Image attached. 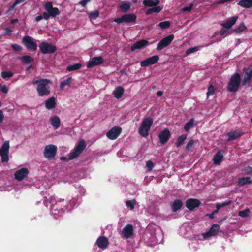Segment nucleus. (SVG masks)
Segmentation results:
<instances>
[{
	"label": "nucleus",
	"mask_w": 252,
	"mask_h": 252,
	"mask_svg": "<svg viewBox=\"0 0 252 252\" xmlns=\"http://www.w3.org/2000/svg\"><path fill=\"white\" fill-rule=\"evenodd\" d=\"M32 83L33 85H36V91L39 96H48L50 94L51 86L52 85L51 80L40 78L38 80H33Z\"/></svg>",
	"instance_id": "obj_1"
},
{
	"label": "nucleus",
	"mask_w": 252,
	"mask_h": 252,
	"mask_svg": "<svg viewBox=\"0 0 252 252\" xmlns=\"http://www.w3.org/2000/svg\"><path fill=\"white\" fill-rule=\"evenodd\" d=\"M241 83V76L238 73L232 75L227 85V90L230 92H236L238 91Z\"/></svg>",
	"instance_id": "obj_2"
},
{
	"label": "nucleus",
	"mask_w": 252,
	"mask_h": 252,
	"mask_svg": "<svg viewBox=\"0 0 252 252\" xmlns=\"http://www.w3.org/2000/svg\"><path fill=\"white\" fill-rule=\"evenodd\" d=\"M153 120L151 117H148L144 119L139 128V134L144 137H146L148 135V132L150 129L151 126L153 125Z\"/></svg>",
	"instance_id": "obj_3"
},
{
	"label": "nucleus",
	"mask_w": 252,
	"mask_h": 252,
	"mask_svg": "<svg viewBox=\"0 0 252 252\" xmlns=\"http://www.w3.org/2000/svg\"><path fill=\"white\" fill-rule=\"evenodd\" d=\"M86 143L84 139L80 140L77 146L68 155V159L72 160L77 158L86 147Z\"/></svg>",
	"instance_id": "obj_4"
},
{
	"label": "nucleus",
	"mask_w": 252,
	"mask_h": 252,
	"mask_svg": "<svg viewBox=\"0 0 252 252\" xmlns=\"http://www.w3.org/2000/svg\"><path fill=\"white\" fill-rule=\"evenodd\" d=\"M57 147L53 144L46 145L44 149L43 155L48 160H51L54 159L57 154Z\"/></svg>",
	"instance_id": "obj_5"
},
{
	"label": "nucleus",
	"mask_w": 252,
	"mask_h": 252,
	"mask_svg": "<svg viewBox=\"0 0 252 252\" xmlns=\"http://www.w3.org/2000/svg\"><path fill=\"white\" fill-rule=\"evenodd\" d=\"M39 50L44 54H50L57 51L56 46L46 42H42L39 45Z\"/></svg>",
	"instance_id": "obj_6"
},
{
	"label": "nucleus",
	"mask_w": 252,
	"mask_h": 252,
	"mask_svg": "<svg viewBox=\"0 0 252 252\" xmlns=\"http://www.w3.org/2000/svg\"><path fill=\"white\" fill-rule=\"evenodd\" d=\"M137 16L135 14L128 13L125 14L120 17L115 18L114 21L117 24H121L123 23H131L135 22L136 20Z\"/></svg>",
	"instance_id": "obj_7"
},
{
	"label": "nucleus",
	"mask_w": 252,
	"mask_h": 252,
	"mask_svg": "<svg viewBox=\"0 0 252 252\" xmlns=\"http://www.w3.org/2000/svg\"><path fill=\"white\" fill-rule=\"evenodd\" d=\"M9 149V142L8 141H5L3 143L0 149V155L1 157V161L6 162L9 160L8 153Z\"/></svg>",
	"instance_id": "obj_8"
},
{
	"label": "nucleus",
	"mask_w": 252,
	"mask_h": 252,
	"mask_svg": "<svg viewBox=\"0 0 252 252\" xmlns=\"http://www.w3.org/2000/svg\"><path fill=\"white\" fill-rule=\"evenodd\" d=\"M22 40L28 50L35 51L37 50V45L33 41V38L32 37L28 35L25 36Z\"/></svg>",
	"instance_id": "obj_9"
},
{
	"label": "nucleus",
	"mask_w": 252,
	"mask_h": 252,
	"mask_svg": "<svg viewBox=\"0 0 252 252\" xmlns=\"http://www.w3.org/2000/svg\"><path fill=\"white\" fill-rule=\"evenodd\" d=\"M174 38L173 34H170L160 40L157 45V50L160 51L169 46Z\"/></svg>",
	"instance_id": "obj_10"
},
{
	"label": "nucleus",
	"mask_w": 252,
	"mask_h": 252,
	"mask_svg": "<svg viewBox=\"0 0 252 252\" xmlns=\"http://www.w3.org/2000/svg\"><path fill=\"white\" fill-rule=\"evenodd\" d=\"M45 9L49 13L51 17H55L60 13L59 10L57 7H53V3L51 2H47L44 5Z\"/></svg>",
	"instance_id": "obj_11"
},
{
	"label": "nucleus",
	"mask_w": 252,
	"mask_h": 252,
	"mask_svg": "<svg viewBox=\"0 0 252 252\" xmlns=\"http://www.w3.org/2000/svg\"><path fill=\"white\" fill-rule=\"evenodd\" d=\"M121 132L122 128L121 127L115 126L107 132L106 136L110 140H115L117 138Z\"/></svg>",
	"instance_id": "obj_12"
},
{
	"label": "nucleus",
	"mask_w": 252,
	"mask_h": 252,
	"mask_svg": "<svg viewBox=\"0 0 252 252\" xmlns=\"http://www.w3.org/2000/svg\"><path fill=\"white\" fill-rule=\"evenodd\" d=\"M201 203L198 199L189 198L186 200V206L189 210L193 211L196 208L199 207Z\"/></svg>",
	"instance_id": "obj_13"
},
{
	"label": "nucleus",
	"mask_w": 252,
	"mask_h": 252,
	"mask_svg": "<svg viewBox=\"0 0 252 252\" xmlns=\"http://www.w3.org/2000/svg\"><path fill=\"white\" fill-rule=\"evenodd\" d=\"M171 132L168 128H165L161 131L158 135L159 141L161 144H165L170 139Z\"/></svg>",
	"instance_id": "obj_14"
},
{
	"label": "nucleus",
	"mask_w": 252,
	"mask_h": 252,
	"mask_svg": "<svg viewBox=\"0 0 252 252\" xmlns=\"http://www.w3.org/2000/svg\"><path fill=\"white\" fill-rule=\"evenodd\" d=\"M159 57L158 55H155L148 58L140 62L142 67H146L150 65H153L158 62Z\"/></svg>",
	"instance_id": "obj_15"
},
{
	"label": "nucleus",
	"mask_w": 252,
	"mask_h": 252,
	"mask_svg": "<svg viewBox=\"0 0 252 252\" xmlns=\"http://www.w3.org/2000/svg\"><path fill=\"white\" fill-rule=\"evenodd\" d=\"M220 229L219 225L214 224L212 225L209 230L203 234L204 238H207L211 236H214L218 234Z\"/></svg>",
	"instance_id": "obj_16"
},
{
	"label": "nucleus",
	"mask_w": 252,
	"mask_h": 252,
	"mask_svg": "<svg viewBox=\"0 0 252 252\" xmlns=\"http://www.w3.org/2000/svg\"><path fill=\"white\" fill-rule=\"evenodd\" d=\"M29 171L26 168H22L16 171L14 174V178L18 181H21L24 178L27 176Z\"/></svg>",
	"instance_id": "obj_17"
},
{
	"label": "nucleus",
	"mask_w": 252,
	"mask_h": 252,
	"mask_svg": "<svg viewBox=\"0 0 252 252\" xmlns=\"http://www.w3.org/2000/svg\"><path fill=\"white\" fill-rule=\"evenodd\" d=\"M133 227L132 224H128L123 229L122 234L124 238L126 239L131 237L133 234Z\"/></svg>",
	"instance_id": "obj_18"
},
{
	"label": "nucleus",
	"mask_w": 252,
	"mask_h": 252,
	"mask_svg": "<svg viewBox=\"0 0 252 252\" xmlns=\"http://www.w3.org/2000/svg\"><path fill=\"white\" fill-rule=\"evenodd\" d=\"M103 61V59L101 56L94 57L88 62L87 64V67L88 68H92L102 64Z\"/></svg>",
	"instance_id": "obj_19"
},
{
	"label": "nucleus",
	"mask_w": 252,
	"mask_h": 252,
	"mask_svg": "<svg viewBox=\"0 0 252 252\" xmlns=\"http://www.w3.org/2000/svg\"><path fill=\"white\" fill-rule=\"evenodd\" d=\"M149 44V41L147 40L142 39L134 43L131 46L130 49L131 51H134L136 49L143 48Z\"/></svg>",
	"instance_id": "obj_20"
},
{
	"label": "nucleus",
	"mask_w": 252,
	"mask_h": 252,
	"mask_svg": "<svg viewBox=\"0 0 252 252\" xmlns=\"http://www.w3.org/2000/svg\"><path fill=\"white\" fill-rule=\"evenodd\" d=\"M96 243L99 248L105 249L107 248L109 242L107 237L105 236H100L97 238Z\"/></svg>",
	"instance_id": "obj_21"
},
{
	"label": "nucleus",
	"mask_w": 252,
	"mask_h": 252,
	"mask_svg": "<svg viewBox=\"0 0 252 252\" xmlns=\"http://www.w3.org/2000/svg\"><path fill=\"white\" fill-rule=\"evenodd\" d=\"M244 77L242 81V85L243 86L249 84L252 77V67H248L244 71Z\"/></svg>",
	"instance_id": "obj_22"
},
{
	"label": "nucleus",
	"mask_w": 252,
	"mask_h": 252,
	"mask_svg": "<svg viewBox=\"0 0 252 252\" xmlns=\"http://www.w3.org/2000/svg\"><path fill=\"white\" fill-rule=\"evenodd\" d=\"M238 18L237 16L231 17L227 19L225 22L221 23V26L227 29H229L236 23Z\"/></svg>",
	"instance_id": "obj_23"
},
{
	"label": "nucleus",
	"mask_w": 252,
	"mask_h": 252,
	"mask_svg": "<svg viewBox=\"0 0 252 252\" xmlns=\"http://www.w3.org/2000/svg\"><path fill=\"white\" fill-rule=\"evenodd\" d=\"M243 134L241 130H235L227 133L228 141L234 140L241 137Z\"/></svg>",
	"instance_id": "obj_24"
},
{
	"label": "nucleus",
	"mask_w": 252,
	"mask_h": 252,
	"mask_svg": "<svg viewBox=\"0 0 252 252\" xmlns=\"http://www.w3.org/2000/svg\"><path fill=\"white\" fill-rule=\"evenodd\" d=\"M223 158V152L219 151L215 155L213 158L214 164L215 165H220Z\"/></svg>",
	"instance_id": "obj_25"
},
{
	"label": "nucleus",
	"mask_w": 252,
	"mask_h": 252,
	"mask_svg": "<svg viewBox=\"0 0 252 252\" xmlns=\"http://www.w3.org/2000/svg\"><path fill=\"white\" fill-rule=\"evenodd\" d=\"M46 108L48 110H51L54 108L56 106V99L54 97H51L48 98L45 102Z\"/></svg>",
	"instance_id": "obj_26"
},
{
	"label": "nucleus",
	"mask_w": 252,
	"mask_h": 252,
	"mask_svg": "<svg viewBox=\"0 0 252 252\" xmlns=\"http://www.w3.org/2000/svg\"><path fill=\"white\" fill-rule=\"evenodd\" d=\"M50 121L51 124L54 129L56 130L59 128L61 124V121L58 116H54L53 117H51L50 118Z\"/></svg>",
	"instance_id": "obj_27"
},
{
	"label": "nucleus",
	"mask_w": 252,
	"mask_h": 252,
	"mask_svg": "<svg viewBox=\"0 0 252 252\" xmlns=\"http://www.w3.org/2000/svg\"><path fill=\"white\" fill-rule=\"evenodd\" d=\"M124 89L122 86H118L113 92V94H114L115 98L117 99H120L121 98L124 93Z\"/></svg>",
	"instance_id": "obj_28"
},
{
	"label": "nucleus",
	"mask_w": 252,
	"mask_h": 252,
	"mask_svg": "<svg viewBox=\"0 0 252 252\" xmlns=\"http://www.w3.org/2000/svg\"><path fill=\"white\" fill-rule=\"evenodd\" d=\"M183 206V202L180 199H176L171 205L173 212H175L180 210Z\"/></svg>",
	"instance_id": "obj_29"
},
{
	"label": "nucleus",
	"mask_w": 252,
	"mask_h": 252,
	"mask_svg": "<svg viewBox=\"0 0 252 252\" xmlns=\"http://www.w3.org/2000/svg\"><path fill=\"white\" fill-rule=\"evenodd\" d=\"M252 182V180L251 177H242L239 179L238 181V185L239 186H243L246 184H250Z\"/></svg>",
	"instance_id": "obj_30"
},
{
	"label": "nucleus",
	"mask_w": 252,
	"mask_h": 252,
	"mask_svg": "<svg viewBox=\"0 0 252 252\" xmlns=\"http://www.w3.org/2000/svg\"><path fill=\"white\" fill-rule=\"evenodd\" d=\"M238 5L245 8H251L252 7V0H241L239 1Z\"/></svg>",
	"instance_id": "obj_31"
},
{
	"label": "nucleus",
	"mask_w": 252,
	"mask_h": 252,
	"mask_svg": "<svg viewBox=\"0 0 252 252\" xmlns=\"http://www.w3.org/2000/svg\"><path fill=\"white\" fill-rule=\"evenodd\" d=\"M159 0H145L143 2V4L148 7H152L157 6L159 3Z\"/></svg>",
	"instance_id": "obj_32"
},
{
	"label": "nucleus",
	"mask_w": 252,
	"mask_h": 252,
	"mask_svg": "<svg viewBox=\"0 0 252 252\" xmlns=\"http://www.w3.org/2000/svg\"><path fill=\"white\" fill-rule=\"evenodd\" d=\"M82 66L80 63H75L73 64L69 65L67 67L66 70L68 71H72L79 69Z\"/></svg>",
	"instance_id": "obj_33"
},
{
	"label": "nucleus",
	"mask_w": 252,
	"mask_h": 252,
	"mask_svg": "<svg viewBox=\"0 0 252 252\" xmlns=\"http://www.w3.org/2000/svg\"><path fill=\"white\" fill-rule=\"evenodd\" d=\"M72 80V78L71 77H68L66 79L64 80L62 82H61L60 85V88L61 89H63L64 87L65 86L70 85L71 81Z\"/></svg>",
	"instance_id": "obj_34"
},
{
	"label": "nucleus",
	"mask_w": 252,
	"mask_h": 252,
	"mask_svg": "<svg viewBox=\"0 0 252 252\" xmlns=\"http://www.w3.org/2000/svg\"><path fill=\"white\" fill-rule=\"evenodd\" d=\"M21 60L22 62H23L24 63L26 64H29L33 62L34 59L32 57L28 56V55H25L23 56L21 58Z\"/></svg>",
	"instance_id": "obj_35"
},
{
	"label": "nucleus",
	"mask_w": 252,
	"mask_h": 252,
	"mask_svg": "<svg viewBox=\"0 0 252 252\" xmlns=\"http://www.w3.org/2000/svg\"><path fill=\"white\" fill-rule=\"evenodd\" d=\"M187 136L186 134H182V135L178 137L177 142L176 143L177 147H180L184 144V141L187 139Z\"/></svg>",
	"instance_id": "obj_36"
},
{
	"label": "nucleus",
	"mask_w": 252,
	"mask_h": 252,
	"mask_svg": "<svg viewBox=\"0 0 252 252\" xmlns=\"http://www.w3.org/2000/svg\"><path fill=\"white\" fill-rule=\"evenodd\" d=\"M121 9L123 12H126L130 8V4L129 2H123L120 6Z\"/></svg>",
	"instance_id": "obj_37"
},
{
	"label": "nucleus",
	"mask_w": 252,
	"mask_h": 252,
	"mask_svg": "<svg viewBox=\"0 0 252 252\" xmlns=\"http://www.w3.org/2000/svg\"><path fill=\"white\" fill-rule=\"evenodd\" d=\"M246 29V27L245 26L244 23L242 22L240 24V25L234 29V32L236 33H239L242 32L244 31Z\"/></svg>",
	"instance_id": "obj_38"
},
{
	"label": "nucleus",
	"mask_w": 252,
	"mask_h": 252,
	"mask_svg": "<svg viewBox=\"0 0 252 252\" xmlns=\"http://www.w3.org/2000/svg\"><path fill=\"white\" fill-rule=\"evenodd\" d=\"M170 26V22L169 21H165L161 22L159 23L158 26L161 29L165 30L169 28Z\"/></svg>",
	"instance_id": "obj_39"
},
{
	"label": "nucleus",
	"mask_w": 252,
	"mask_h": 252,
	"mask_svg": "<svg viewBox=\"0 0 252 252\" xmlns=\"http://www.w3.org/2000/svg\"><path fill=\"white\" fill-rule=\"evenodd\" d=\"M13 73L11 71H4L1 72V76L3 79L9 78L13 76Z\"/></svg>",
	"instance_id": "obj_40"
},
{
	"label": "nucleus",
	"mask_w": 252,
	"mask_h": 252,
	"mask_svg": "<svg viewBox=\"0 0 252 252\" xmlns=\"http://www.w3.org/2000/svg\"><path fill=\"white\" fill-rule=\"evenodd\" d=\"M232 203V201H225L222 203H218L216 204V208L220 209L221 208L228 206Z\"/></svg>",
	"instance_id": "obj_41"
},
{
	"label": "nucleus",
	"mask_w": 252,
	"mask_h": 252,
	"mask_svg": "<svg viewBox=\"0 0 252 252\" xmlns=\"http://www.w3.org/2000/svg\"><path fill=\"white\" fill-rule=\"evenodd\" d=\"M99 15V12L98 10H95L94 11L91 12L89 14V17L91 19L95 20L97 17H98Z\"/></svg>",
	"instance_id": "obj_42"
},
{
	"label": "nucleus",
	"mask_w": 252,
	"mask_h": 252,
	"mask_svg": "<svg viewBox=\"0 0 252 252\" xmlns=\"http://www.w3.org/2000/svg\"><path fill=\"white\" fill-rule=\"evenodd\" d=\"M194 123V119L191 118L189 122L187 123L184 126V129L188 131L193 126Z\"/></svg>",
	"instance_id": "obj_43"
},
{
	"label": "nucleus",
	"mask_w": 252,
	"mask_h": 252,
	"mask_svg": "<svg viewBox=\"0 0 252 252\" xmlns=\"http://www.w3.org/2000/svg\"><path fill=\"white\" fill-rule=\"evenodd\" d=\"M215 90L216 89L214 86L212 84L210 85L208 88L207 92V98H208L209 96L212 95L214 94Z\"/></svg>",
	"instance_id": "obj_44"
},
{
	"label": "nucleus",
	"mask_w": 252,
	"mask_h": 252,
	"mask_svg": "<svg viewBox=\"0 0 252 252\" xmlns=\"http://www.w3.org/2000/svg\"><path fill=\"white\" fill-rule=\"evenodd\" d=\"M135 203V200H127L126 202V205L127 207L129 208L131 210H133L134 208V205Z\"/></svg>",
	"instance_id": "obj_45"
},
{
	"label": "nucleus",
	"mask_w": 252,
	"mask_h": 252,
	"mask_svg": "<svg viewBox=\"0 0 252 252\" xmlns=\"http://www.w3.org/2000/svg\"><path fill=\"white\" fill-rule=\"evenodd\" d=\"M11 47L14 51L17 52L21 51L22 50V46L17 44H11Z\"/></svg>",
	"instance_id": "obj_46"
},
{
	"label": "nucleus",
	"mask_w": 252,
	"mask_h": 252,
	"mask_svg": "<svg viewBox=\"0 0 252 252\" xmlns=\"http://www.w3.org/2000/svg\"><path fill=\"white\" fill-rule=\"evenodd\" d=\"M249 212V209H246L243 211H240L239 212V215L241 217H246L248 216V213Z\"/></svg>",
	"instance_id": "obj_47"
},
{
	"label": "nucleus",
	"mask_w": 252,
	"mask_h": 252,
	"mask_svg": "<svg viewBox=\"0 0 252 252\" xmlns=\"http://www.w3.org/2000/svg\"><path fill=\"white\" fill-rule=\"evenodd\" d=\"M194 141L193 139L190 140L188 143H187V145L186 147V149L187 151H189L190 149V148L192 147L193 145L194 144Z\"/></svg>",
	"instance_id": "obj_48"
},
{
	"label": "nucleus",
	"mask_w": 252,
	"mask_h": 252,
	"mask_svg": "<svg viewBox=\"0 0 252 252\" xmlns=\"http://www.w3.org/2000/svg\"><path fill=\"white\" fill-rule=\"evenodd\" d=\"M198 50V47H192V48H190L189 49H188L186 52V54L187 55H189L192 53H193L195 51H196Z\"/></svg>",
	"instance_id": "obj_49"
},
{
	"label": "nucleus",
	"mask_w": 252,
	"mask_h": 252,
	"mask_svg": "<svg viewBox=\"0 0 252 252\" xmlns=\"http://www.w3.org/2000/svg\"><path fill=\"white\" fill-rule=\"evenodd\" d=\"M193 4L191 3L189 6H186L182 8L181 10L183 12H189L191 10Z\"/></svg>",
	"instance_id": "obj_50"
},
{
	"label": "nucleus",
	"mask_w": 252,
	"mask_h": 252,
	"mask_svg": "<svg viewBox=\"0 0 252 252\" xmlns=\"http://www.w3.org/2000/svg\"><path fill=\"white\" fill-rule=\"evenodd\" d=\"M146 166L148 170L151 171L154 167V163L151 160H148L146 162Z\"/></svg>",
	"instance_id": "obj_51"
},
{
	"label": "nucleus",
	"mask_w": 252,
	"mask_h": 252,
	"mask_svg": "<svg viewBox=\"0 0 252 252\" xmlns=\"http://www.w3.org/2000/svg\"><path fill=\"white\" fill-rule=\"evenodd\" d=\"M247 175L252 176V167L248 166L243 170Z\"/></svg>",
	"instance_id": "obj_52"
},
{
	"label": "nucleus",
	"mask_w": 252,
	"mask_h": 252,
	"mask_svg": "<svg viewBox=\"0 0 252 252\" xmlns=\"http://www.w3.org/2000/svg\"><path fill=\"white\" fill-rule=\"evenodd\" d=\"M153 12L159 13L162 10V8L159 6H154L152 7Z\"/></svg>",
	"instance_id": "obj_53"
},
{
	"label": "nucleus",
	"mask_w": 252,
	"mask_h": 252,
	"mask_svg": "<svg viewBox=\"0 0 252 252\" xmlns=\"http://www.w3.org/2000/svg\"><path fill=\"white\" fill-rule=\"evenodd\" d=\"M12 32V30L8 28H5V32H4V35H11V32Z\"/></svg>",
	"instance_id": "obj_54"
},
{
	"label": "nucleus",
	"mask_w": 252,
	"mask_h": 252,
	"mask_svg": "<svg viewBox=\"0 0 252 252\" xmlns=\"http://www.w3.org/2000/svg\"><path fill=\"white\" fill-rule=\"evenodd\" d=\"M91 0H82L79 2V4H80L82 7H85L88 2H90Z\"/></svg>",
	"instance_id": "obj_55"
},
{
	"label": "nucleus",
	"mask_w": 252,
	"mask_h": 252,
	"mask_svg": "<svg viewBox=\"0 0 252 252\" xmlns=\"http://www.w3.org/2000/svg\"><path fill=\"white\" fill-rule=\"evenodd\" d=\"M43 18H44V19L47 20L49 19L50 17L51 16L49 14V13L48 12H44L43 13Z\"/></svg>",
	"instance_id": "obj_56"
},
{
	"label": "nucleus",
	"mask_w": 252,
	"mask_h": 252,
	"mask_svg": "<svg viewBox=\"0 0 252 252\" xmlns=\"http://www.w3.org/2000/svg\"><path fill=\"white\" fill-rule=\"evenodd\" d=\"M1 91L3 93H7L8 92V89L6 85L3 86L1 88Z\"/></svg>",
	"instance_id": "obj_57"
},
{
	"label": "nucleus",
	"mask_w": 252,
	"mask_h": 252,
	"mask_svg": "<svg viewBox=\"0 0 252 252\" xmlns=\"http://www.w3.org/2000/svg\"><path fill=\"white\" fill-rule=\"evenodd\" d=\"M233 0H220L217 2V4H223L225 2L232 1Z\"/></svg>",
	"instance_id": "obj_58"
},
{
	"label": "nucleus",
	"mask_w": 252,
	"mask_h": 252,
	"mask_svg": "<svg viewBox=\"0 0 252 252\" xmlns=\"http://www.w3.org/2000/svg\"><path fill=\"white\" fill-rule=\"evenodd\" d=\"M4 119V115L3 111L0 110V123H1Z\"/></svg>",
	"instance_id": "obj_59"
},
{
	"label": "nucleus",
	"mask_w": 252,
	"mask_h": 252,
	"mask_svg": "<svg viewBox=\"0 0 252 252\" xmlns=\"http://www.w3.org/2000/svg\"><path fill=\"white\" fill-rule=\"evenodd\" d=\"M227 32V30L225 29H221L220 32V35H223L224 34H225Z\"/></svg>",
	"instance_id": "obj_60"
},
{
	"label": "nucleus",
	"mask_w": 252,
	"mask_h": 252,
	"mask_svg": "<svg viewBox=\"0 0 252 252\" xmlns=\"http://www.w3.org/2000/svg\"><path fill=\"white\" fill-rule=\"evenodd\" d=\"M43 19V16L42 15H39V16H37L35 18V21L36 22H39L40 21V20H41L42 19Z\"/></svg>",
	"instance_id": "obj_61"
},
{
	"label": "nucleus",
	"mask_w": 252,
	"mask_h": 252,
	"mask_svg": "<svg viewBox=\"0 0 252 252\" xmlns=\"http://www.w3.org/2000/svg\"><path fill=\"white\" fill-rule=\"evenodd\" d=\"M153 13V11L152 8L148 9L146 12V14L147 15H150Z\"/></svg>",
	"instance_id": "obj_62"
},
{
	"label": "nucleus",
	"mask_w": 252,
	"mask_h": 252,
	"mask_svg": "<svg viewBox=\"0 0 252 252\" xmlns=\"http://www.w3.org/2000/svg\"><path fill=\"white\" fill-rule=\"evenodd\" d=\"M163 93L162 91H159L157 92V95L158 96H161L163 94Z\"/></svg>",
	"instance_id": "obj_63"
},
{
	"label": "nucleus",
	"mask_w": 252,
	"mask_h": 252,
	"mask_svg": "<svg viewBox=\"0 0 252 252\" xmlns=\"http://www.w3.org/2000/svg\"><path fill=\"white\" fill-rule=\"evenodd\" d=\"M18 5L16 3V2H15L11 6H10V8H9V10H13L15 7V6Z\"/></svg>",
	"instance_id": "obj_64"
}]
</instances>
